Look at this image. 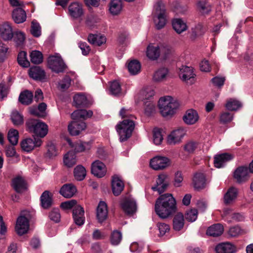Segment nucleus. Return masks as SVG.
Wrapping results in <instances>:
<instances>
[{
    "instance_id": "obj_50",
    "label": "nucleus",
    "mask_w": 253,
    "mask_h": 253,
    "mask_svg": "<svg viewBox=\"0 0 253 253\" xmlns=\"http://www.w3.org/2000/svg\"><path fill=\"white\" fill-rule=\"evenodd\" d=\"M241 107L242 104L239 101L232 98L229 99L225 104V107L230 111H236Z\"/></svg>"
},
{
    "instance_id": "obj_57",
    "label": "nucleus",
    "mask_w": 253,
    "mask_h": 253,
    "mask_svg": "<svg viewBox=\"0 0 253 253\" xmlns=\"http://www.w3.org/2000/svg\"><path fill=\"white\" fill-rule=\"evenodd\" d=\"M199 144L193 141L188 142L184 145V150L189 153H192L198 148Z\"/></svg>"
},
{
    "instance_id": "obj_1",
    "label": "nucleus",
    "mask_w": 253,
    "mask_h": 253,
    "mask_svg": "<svg viewBox=\"0 0 253 253\" xmlns=\"http://www.w3.org/2000/svg\"><path fill=\"white\" fill-rule=\"evenodd\" d=\"M155 210L160 218H167L176 211V201L170 194L162 195L156 201Z\"/></svg>"
},
{
    "instance_id": "obj_47",
    "label": "nucleus",
    "mask_w": 253,
    "mask_h": 253,
    "mask_svg": "<svg viewBox=\"0 0 253 253\" xmlns=\"http://www.w3.org/2000/svg\"><path fill=\"white\" fill-rule=\"evenodd\" d=\"M7 138L9 142L13 146L17 144L19 139V132L14 128H11L8 132Z\"/></svg>"
},
{
    "instance_id": "obj_33",
    "label": "nucleus",
    "mask_w": 253,
    "mask_h": 253,
    "mask_svg": "<svg viewBox=\"0 0 253 253\" xmlns=\"http://www.w3.org/2000/svg\"><path fill=\"white\" fill-rule=\"evenodd\" d=\"M12 18L16 23H22L26 21L25 11L21 8H15L12 12Z\"/></svg>"
},
{
    "instance_id": "obj_34",
    "label": "nucleus",
    "mask_w": 253,
    "mask_h": 253,
    "mask_svg": "<svg viewBox=\"0 0 253 253\" xmlns=\"http://www.w3.org/2000/svg\"><path fill=\"white\" fill-rule=\"evenodd\" d=\"M223 226L221 224H215L208 228L207 234L211 236L218 237L223 233Z\"/></svg>"
},
{
    "instance_id": "obj_6",
    "label": "nucleus",
    "mask_w": 253,
    "mask_h": 253,
    "mask_svg": "<svg viewBox=\"0 0 253 253\" xmlns=\"http://www.w3.org/2000/svg\"><path fill=\"white\" fill-rule=\"evenodd\" d=\"M31 218L30 213L28 211H23L21 215L17 218L15 229L18 235L22 236L28 232Z\"/></svg>"
},
{
    "instance_id": "obj_45",
    "label": "nucleus",
    "mask_w": 253,
    "mask_h": 253,
    "mask_svg": "<svg viewBox=\"0 0 253 253\" xmlns=\"http://www.w3.org/2000/svg\"><path fill=\"white\" fill-rule=\"evenodd\" d=\"M198 9L202 14H208L211 9L210 3L206 0L200 1L197 4Z\"/></svg>"
},
{
    "instance_id": "obj_23",
    "label": "nucleus",
    "mask_w": 253,
    "mask_h": 253,
    "mask_svg": "<svg viewBox=\"0 0 253 253\" xmlns=\"http://www.w3.org/2000/svg\"><path fill=\"white\" fill-rule=\"evenodd\" d=\"M193 185L194 188L199 190L204 188L206 186L205 175L203 173H196L193 178Z\"/></svg>"
},
{
    "instance_id": "obj_24",
    "label": "nucleus",
    "mask_w": 253,
    "mask_h": 253,
    "mask_svg": "<svg viewBox=\"0 0 253 253\" xmlns=\"http://www.w3.org/2000/svg\"><path fill=\"white\" fill-rule=\"evenodd\" d=\"M68 143L75 153H80L88 150L91 147V143L89 142L77 141L72 143L70 140H69Z\"/></svg>"
},
{
    "instance_id": "obj_60",
    "label": "nucleus",
    "mask_w": 253,
    "mask_h": 253,
    "mask_svg": "<svg viewBox=\"0 0 253 253\" xmlns=\"http://www.w3.org/2000/svg\"><path fill=\"white\" fill-rule=\"evenodd\" d=\"M198 211L196 209H191L187 211L185 218L190 222L194 221L197 218Z\"/></svg>"
},
{
    "instance_id": "obj_31",
    "label": "nucleus",
    "mask_w": 253,
    "mask_h": 253,
    "mask_svg": "<svg viewBox=\"0 0 253 253\" xmlns=\"http://www.w3.org/2000/svg\"><path fill=\"white\" fill-rule=\"evenodd\" d=\"M184 218L182 213L178 212L176 213L173 218V229L176 231L181 230L184 227Z\"/></svg>"
},
{
    "instance_id": "obj_16",
    "label": "nucleus",
    "mask_w": 253,
    "mask_h": 253,
    "mask_svg": "<svg viewBox=\"0 0 253 253\" xmlns=\"http://www.w3.org/2000/svg\"><path fill=\"white\" fill-rule=\"evenodd\" d=\"M92 173L98 177H102L106 173L105 165L101 161L96 160L91 165Z\"/></svg>"
},
{
    "instance_id": "obj_11",
    "label": "nucleus",
    "mask_w": 253,
    "mask_h": 253,
    "mask_svg": "<svg viewBox=\"0 0 253 253\" xmlns=\"http://www.w3.org/2000/svg\"><path fill=\"white\" fill-rule=\"evenodd\" d=\"M169 165V160L165 157L157 156L151 160L150 165L155 170L163 169Z\"/></svg>"
},
{
    "instance_id": "obj_17",
    "label": "nucleus",
    "mask_w": 253,
    "mask_h": 253,
    "mask_svg": "<svg viewBox=\"0 0 253 253\" xmlns=\"http://www.w3.org/2000/svg\"><path fill=\"white\" fill-rule=\"evenodd\" d=\"M234 177L239 183L247 181L250 177L249 169L246 167H240L235 171Z\"/></svg>"
},
{
    "instance_id": "obj_27",
    "label": "nucleus",
    "mask_w": 253,
    "mask_h": 253,
    "mask_svg": "<svg viewBox=\"0 0 253 253\" xmlns=\"http://www.w3.org/2000/svg\"><path fill=\"white\" fill-rule=\"evenodd\" d=\"M215 250L217 253H235L236 251V247L228 242L218 244Z\"/></svg>"
},
{
    "instance_id": "obj_44",
    "label": "nucleus",
    "mask_w": 253,
    "mask_h": 253,
    "mask_svg": "<svg viewBox=\"0 0 253 253\" xmlns=\"http://www.w3.org/2000/svg\"><path fill=\"white\" fill-rule=\"evenodd\" d=\"M10 119L15 126H20L24 123L23 116L17 110H13L10 116Z\"/></svg>"
},
{
    "instance_id": "obj_37",
    "label": "nucleus",
    "mask_w": 253,
    "mask_h": 253,
    "mask_svg": "<svg viewBox=\"0 0 253 253\" xmlns=\"http://www.w3.org/2000/svg\"><path fill=\"white\" fill-rule=\"evenodd\" d=\"M33 98V93L29 90H25L21 92L19 96V101L23 105H28L31 104Z\"/></svg>"
},
{
    "instance_id": "obj_19",
    "label": "nucleus",
    "mask_w": 253,
    "mask_h": 253,
    "mask_svg": "<svg viewBox=\"0 0 253 253\" xmlns=\"http://www.w3.org/2000/svg\"><path fill=\"white\" fill-rule=\"evenodd\" d=\"M185 134L183 129L173 130L168 136L167 142L170 145H174L179 143Z\"/></svg>"
},
{
    "instance_id": "obj_40",
    "label": "nucleus",
    "mask_w": 253,
    "mask_h": 253,
    "mask_svg": "<svg viewBox=\"0 0 253 253\" xmlns=\"http://www.w3.org/2000/svg\"><path fill=\"white\" fill-rule=\"evenodd\" d=\"M238 190L236 188L231 187L225 193L224 200L226 204H231L237 197Z\"/></svg>"
},
{
    "instance_id": "obj_46",
    "label": "nucleus",
    "mask_w": 253,
    "mask_h": 253,
    "mask_svg": "<svg viewBox=\"0 0 253 253\" xmlns=\"http://www.w3.org/2000/svg\"><path fill=\"white\" fill-rule=\"evenodd\" d=\"M159 51H160V55L164 58L166 59L172 52V48L166 43H160L159 44Z\"/></svg>"
},
{
    "instance_id": "obj_52",
    "label": "nucleus",
    "mask_w": 253,
    "mask_h": 253,
    "mask_svg": "<svg viewBox=\"0 0 253 253\" xmlns=\"http://www.w3.org/2000/svg\"><path fill=\"white\" fill-rule=\"evenodd\" d=\"M27 53L25 51L20 52L17 56L18 64L23 67L27 68L30 66V62L27 59Z\"/></svg>"
},
{
    "instance_id": "obj_36",
    "label": "nucleus",
    "mask_w": 253,
    "mask_h": 253,
    "mask_svg": "<svg viewBox=\"0 0 253 253\" xmlns=\"http://www.w3.org/2000/svg\"><path fill=\"white\" fill-rule=\"evenodd\" d=\"M122 9V0H111L109 4V11L112 15L119 14Z\"/></svg>"
},
{
    "instance_id": "obj_54",
    "label": "nucleus",
    "mask_w": 253,
    "mask_h": 253,
    "mask_svg": "<svg viewBox=\"0 0 253 253\" xmlns=\"http://www.w3.org/2000/svg\"><path fill=\"white\" fill-rule=\"evenodd\" d=\"M13 40L17 46L23 45L25 40V35L21 32H16L13 33Z\"/></svg>"
},
{
    "instance_id": "obj_29",
    "label": "nucleus",
    "mask_w": 253,
    "mask_h": 253,
    "mask_svg": "<svg viewBox=\"0 0 253 253\" xmlns=\"http://www.w3.org/2000/svg\"><path fill=\"white\" fill-rule=\"evenodd\" d=\"M92 115L93 112L91 110H77L72 113L71 117L73 120L80 121V119H86L90 118Z\"/></svg>"
},
{
    "instance_id": "obj_30",
    "label": "nucleus",
    "mask_w": 253,
    "mask_h": 253,
    "mask_svg": "<svg viewBox=\"0 0 253 253\" xmlns=\"http://www.w3.org/2000/svg\"><path fill=\"white\" fill-rule=\"evenodd\" d=\"M146 55L151 60H155L157 59L160 56L159 44L157 45L150 44L147 48Z\"/></svg>"
},
{
    "instance_id": "obj_32",
    "label": "nucleus",
    "mask_w": 253,
    "mask_h": 253,
    "mask_svg": "<svg viewBox=\"0 0 253 253\" xmlns=\"http://www.w3.org/2000/svg\"><path fill=\"white\" fill-rule=\"evenodd\" d=\"M231 159V156L227 153L216 155L214 158V165L216 168H220L223 167L226 162Z\"/></svg>"
},
{
    "instance_id": "obj_7",
    "label": "nucleus",
    "mask_w": 253,
    "mask_h": 253,
    "mask_svg": "<svg viewBox=\"0 0 253 253\" xmlns=\"http://www.w3.org/2000/svg\"><path fill=\"white\" fill-rule=\"evenodd\" d=\"M169 178L168 175L162 173L158 175L156 184L152 187L154 191H157L159 194L164 192L169 183Z\"/></svg>"
},
{
    "instance_id": "obj_62",
    "label": "nucleus",
    "mask_w": 253,
    "mask_h": 253,
    "mask_svg": "<svg viewBox=\"0 0 253 253\" xmlns=\"http://www.w3.org/2000/svg\"><path fill=\"white\" fill-rule=\"evenodd\" d=\"M157 227L160 232L159 235L161 236L165 235L167 233L169 232L170 230L169 225L165 223H158Z\"/></svg>"
},
{
    "instance_id": "obj_42",
    "label": "nucleus",
    "mask_w": 253,
    "mask_h": 253,
    "mask_svg": "<svg viewBox=\"0 0 253 253\" xmlns=\"http://www.w3.org/2000/svg\"><path fill=\"white\" fill-rule=\"evenodd\" d=\"M127 68L130 74L134 75L140 72L141 65L138 61L133 60L130 61L128 64Z\"/></svg>"
},
{
    "instance_id": "obj_55",
    "label": "nucleus",
    "mask_w": 253,
    "mask_h": 253,
    "mask_svg": "<svg viewBox=\"0 0 253 253\" xmlns=\"http://www.w3.org/2000/svg\"><path fill=\"white\" fill-rule=\"evenodd\" d=\"M233 118V114L228 112H223L220 115L219 121L223 124H226L231 122Z\"/></svg>"
},
{
    "instance_id": "obj_35",
    "label": "nucleus",
    "mask_w": 253,
    "mask_h": 253,
    "mask_svg": "<svg viewBox=\"0 0 253 253\" xmlns=\"http://www.w3.org/2000/svg\"><path fill=\"white\" fill-rule=\"evenodd\" d=\"M73 100L77 108L87 107L89 103L86 96L81 93L76 94Z\"/></svg>"
},
{
    "instance_id": "obj_10",
    "label": "nucleus",
    "mask_w": 253,
    "mask_h": 253,
    "mask_svg": "<svg viewBox=\"0 0 253 253\" xmlns=\"http://www.w3.org/2000/svg\"><path fill=\"white\" fill-rule=\"evenodd\" d=\"M179 76L183 81L192 84L194 83L196 75L194 73L192 67L183 66L180 69Z\"/></svg>"
},
{
    "instance_id": "obj_25",
    "label": "nucleus",
    "mask_w": 253,
    "mask_h": 253,
    "mask_svg": "<svg viewBox=\"0 0 253 253\" xmlns=\"http://www.w3.org/2000/svg\"><path fill=\"white\" fill-rule=\"evenodd\" d=\"M76 192V187L72 183L63 185L60 190V193L67 198L73 197Z\"/></svg>"
},
{
    "instance_id": "obj_21",
    "label": "nucleus",
    "mask_w": 253,
    "mask_h": 253,
    "mask_svg": "<svg viewBox=\"0 0 253 253\" xmlns=\"http://www.w3.org/2000/svg\"><path fill=\"white\" fill-rule=\"evenodd\" d=\"M96 216L98 222L102 223L108 217V209L106 204L104 202H100L96 210Z\"/></svg>"
},
{
    "instance_id": "obj_14",
    "label": "nucleus",
    "mask_w": 253,
    "mask_h": 253,
    "mask_svg": "<svg viewBox=\"0 0 253 253\" xmlns=\"http://www.w3.org/2000/svg\"><path fill=\"white\" fill-rule=\"evenodd\" d=\"M69 13L74 19H78L82 16L84 14L83 5L77 2L71 3L69 7Z\"/></svg>"
},
{
    "instance_id": "obj_3",
    "label": "nucleus",
    "mask_w": 253,
    "mask_h": 253,
    "mask_svg": "<svg viewBox=\"0 0 253 253\" xmlns=\"http://www.w3.org/2000/svg\"><path fill=\"white\" fill-rule=\"evenodd\" d=\"M135 124L133 120L124 119L116 126V129L120 136L121 141H126L132 134Z\"/></svg>"
},
{
    "instance_id": "obj_9",
    "label": "nucleus",
    "mask_w": 253,
    "mask_h": 253,
    "mask_svg": "<svg viewBox=\"0 0 253 253\" xmlns=\"http://www.w3.org/2000/svg\"><path fill=\"white\" fill-rule=\"evenodd\" d=\"M42 143L41 138L34 137L26 138L23 140L21 142V147L23 150L26 152H30L35 148L40 147Z\"/></svg>"
},
{
    "instance_id": "obj_38",
    "label": "nucleus",
    "mask_w": 253,
    "mask_h": 253,
    "mask_svg": "<svg viewBox=\"0 0 253 253\" xmlns=\"http://www.w3.org/2000/svg\"><path fill=\"white\" fill-rule=\"evenodd\" d=\"M173 29L178 34H180L187 29L186 23L181 19H175L172 22Z\"/></svg>"
},
{
    "instance_id": "obj_2",
    "label": "nucleus",
    "mask_w": 253,
    "mask_h": 253,
    "mask_svg": "<svg viewBox=\"0 0 253 253\" xmlns=\"http://www.w3.org/2000/svg\"><path fill=\"white\" fill-rule=\"evenodd\" d=\"M160 112L164 117H171L178 108V101L170 96L161 97L159 101Z\"/></svg>"
},
{
    "instance_id": "obj_48",
    "label": "nucleus",
    "mask_w": 253,
    "mask_h": 253,
    "mask_svg": "<svg viewBox=\"0 0 253 253\" xmlns=\"http://www.w3.org/2000/svg\"><path fill=\"white\" fill-rule=\"evenodd\" d=\"M168 73V70L167 68H160L155 72L153 75V80L156 82H162L166 78Z\"/></svg>"
},
{
    "instance_id": "obj_22",
    "label": "nucleus",
    "mask_w": 253,
    "mask_h": 253,
    "mask_svg": "<svg viewBox=\"0 0 253 253\" xmlns=\"http://www.w3.org/2000/svg\"><path fill=\"white\" fill-rule=\"evenodd\" d=\"M29 74L31 78L37 81H42L45 79L44 71L39 66H34L30 68Z\"/></svg>"
},
{
    "instance_id": "obj_49",
    "label": "nucleus",
    "mask_w": 253,
    "mask_h": 253,
    "mask_svg": "<svg viewBox=\"0 0 253 253\" xmlns=\"http://www.w3.org/2000/svg\"><path fill=\"white\" fill-rule=\"evenodd\" d=\"M74 174L75 178L77 180L81 181L85 178L86 170L82 166L78 165L74 169Z\"/></svg>"
},
{
    "instance_id": "obj_43",
    "label": "nucleus",
    "mask_w": 253,
    "mask_h": 253,
    "mask_svg": "<svg viewBox=\"0 0 253 253\" xmlns=\"http://www.w3.org/2000/svg\"><path fill=\"white\" fill-rule=\"evenodd\" d=\"M206 31V28L202 23L197 24L194 28L192 29L191 39L195 40L197 37L203 35Z\"/></svg>"
},
{
    "instance_id": "obj_59",
    "label": "nucleus",
    "mask_w": 253,
    "mask_h": 253,
    "mask_svg": "<svg viewBox=\"0 0 253 253\" xmlns=\"http://www.w3.org/2000/svg\"><path fill=\"white\" fill-rule=\"evenodd\" d=\"M120 115L125 119L132 120L135 119L134 116L131 114V111L129 109L122 108L120 111Z\"/></svg>"
},
{
    "instance_id": "obj_39",
    "label": "nucleus",
    "mask_w": 253,
    "mask_h": 253,
    "mask_svg": "<svg viewBox=\"0 0 253 253\" xmlns=\"http://www.w3.org/2000/svg\"><path fill=\"white\" fill-rule=\"evenodd\" d=\"M42 207L45 209L50 208L52 204L51 197L49 194V191H45L42 194L41 198Z\"/></svg>"
},
{
    "instance_id": "obj_4",
    "label": "nucleus",
    "mask_w": 253,
    "mask_h": 253,
    "mask_svg": "<svg viewBox=\"0 0 253 253\" xmlns=\"http://www.w3.org/2000/svg\"><path fill=\"white\" fill-rule=\"evenodd\" d=\"M26 126L28 131L37 136L43 138L47 134V125L40 120L30 119L26 122Z\"/></svg>"
},
{
    "instance_id": "obj_56",
    "label": "nucleus",
    "mask_w": 253,
    "mask_h": 253,
    "mask_svg": "<svg viewBox=\"0 0 253 253\" xmlns=\"http://www.w3.org/2000/svg\"><path fill=\"white\" fill-rule=\"evenodd\" d=\"M243 233V230L238 226H234L230 228L228 234L231 237H236Z\"/></svg>"
},
{
    "instance_id": "obj_18",
    "label": "nucleus",
    "mask_w": 253,
    "mask_h": 253,
    "mask_svg": "<svg viewBox=\"0 0 253 253\" xmlns=\"http://www.w3.org/2000/svg\"><path fill=\"white\" fill-rule=\"evenodd\" d=\"M0 36L4 41L11 40L13 37V33L11 26L5 22L0 25Z\"/></svg>"
},
{
    "instance_id": "obj_61",
    "label": "nucleus",
    "mask_w": 253,
    "mask_h": 253,
    "mask_svg": "<svg viewBox=\"0 0 253 253\" xmlns=\"http://www.w3.org/2000/svg\"><path fill=\"white\" fill-rule=\"evenodd\" d=\"M31 32L34 37H39L41 34L40 24L33 21L32 23Z\"/></svg>"
},
{
    "instance_id": "obj_63",
    "label": "nucleus",
    "mask_w": 253,
    "mask_h": 253,
    "mask_svg": "<svg viewBox=\"0 0 253 253\" xmlns=\"http://www.w3.org/2000/svg\"><path fill=\"white\" fill-rule=\"evenodd\" d=\"M50 219L55 222H58L60 220V214L58 209H53L49 213Z\"/></svg>"
},
{
    "instance_id": "obj_12",
    "label": "nucleus",
    "mask_w": 253,
    "mask_h": 253,
    "mask_svg": "<svg viewBox=\"0 0 253 253\" xmlns=\"http://www.w3.org/2000/svg\"><path fill=\"white\" fill-rule=\"evenodd\" d=\"M12 187L17 193H22L28 188V184L25 178L21 176H17L12 180Z\"/></svg>"
},
{
    "instance_id": "obj_51",
    "label": "nucleus",
    "mask_w": 253,
    "mask_h": 253,
    "mask_svg": "<svg viewBox=\"0 0 253 253\" xmlns=\"http://www.w3.org/2000/svg\"><path fill=\"white\" fill-rule=\"evenodd\" d=\"M31 61L35 64H39L43 61V55L41 52L33 50L30 53Z\"/></svg>"
},
{
    "instance_id": "obj_53",
    "label": "nucleus",
    "mask_w": 253,
    "mask_h": 253,
    "mask_svg": "<svg viewBox=\"0 0 253 253\" xmlns=\"http://www.w3.org/2000/svg\"><path fill=\"white\" fill-rule=\"evenodd\" d=\"M122 239V235L121 232L114 230L112 232L110 236L111 243L114 246L120 244Z\"/></svg>"
},
{
    "instance_id": "obj_58",
    "label": "nucleus",
    "mask_w": 253,
    "mask_h": 253,
    "mask_svg": "<svg viewBox=\"0 0 253 253\" xmlns=\"http://www.w3.org/2000/svg\"><path fill=\"white\" fill-rule=\"evenodd\" d=\"M110 91L112 94L115 95H119L121 93V88L120 84L117 81H113L110 85Z\"/></svg>"
},
{
    "instance_id": "obj_13",
    "label": "nucleus",
    "mask_w": 253,
    "mask_h": 253,
    "mask_svg": "<svg viewBox=\"0 0 253 253\" xmlns=\"http://www.w3.org/2000/svg\"><path fill=\"white\" fill-rule=\"evenodd\" d=\"M86 127L85 123L82 121H73L68 125V130L72 135H79Z\"/></svg>"
},
{
    "instance_id": "obj_8",
    "label": "nucleus",
    "mask_w": 253,
    "mask_h": 253,
    "mask_svg": "<svg viewBox=\"0 0 253 253\" xmlns=\"http://www.w3.org/2000/svg\"><path fill=\"white\" fill-rule=\"evenodd\" d=\"M48 64L49 68L57 73L64 72L66 67L62 59L57 56L49 57Z\"/></svg>"
},
{
    "instance_id": "obj_28",
    "label": "nucleus",
    "mask_w": 253,
    "mask_h": 253,
    "mask_svg": "<svg viewBox=\"0 0 253 253\" xmlns=\"http://www.w3.org/2000/svg\"><path fill=\"white\" fill-rule=\"evenodd\" d=\"M124 188V184L123 181L118 177L113 176L112 181V191L114 195H119Z\"/></svg>"
},
{
    "instance_id": "obj_20",
    "label": "nucleus",
    "mask_w": 253,
    "mask_h": 253,
    "mask_svg": "<svg viewBox=\"0 0 253 253\" xmlns=\"http://www.w3.org/2000/svg\"><path fill=\"white\" fill-rule=\"evenodd\" d=\"M122 207L125 213L128 215L134 213L137 209L135 201L131 198L126 199L122 204Z\"/></svg>"
},
{
    "instance_id": "obj_5",
    "label": "nucleus",
    "mask_w": 253,
    "mask_h": 253,
    "mask_svg": "<svg viewBox=\"0 0 253 253\" xmlns=\"http://www.w3.org/2000/svg\"><path fill=\"white\" fill-rule=\"evenodd\" d=\"M154 20L155 26L158 30L163 28L166 24V10L164 3L158 1L155 6Z\"/></svg>"
},
{
    "instance_id": "obj_64",
    "label": "nucleus",
    "mask_w": 253,
    "mask_h": 253,
    "mask_svg": "<svg viewBox=\"0 0 253 253\" xmlns=\"http://www.w3.org/2000/svg\"><path fill=\"white\" fill-rule=\"evenodd\" d=\"M163 139V136L160 130L155 129L153 132V141L156 145H159Z\"/></svg>"
},
{
    "instance_id": "obj_26",
    "label": "nucleus",
    "mask_w": 253,
    "mask_h": 253,
    "mask_svg": "<svg viewBox=\"0 0 253 253\" xmlns=\"http://www.w3.org/2000/svg\"><path fill=\"white\" fill-rule=\"evenodd\" d=\"M198 119V114L197 111L193 109L187 110L183 117L184 122L188 125L194 124Z\"/></svg>"
},
{
    "instance_id": "obj_15",
    "label": "nucleus",
    "mask_w": 253,
    "mask_h": 253,
    "mask_svg": "<svg viewBox=\"0 0 253 253\" xmlns=\"http://www.w3.org/2000/svg\"><path fill=\"white\" fill-rule=\"evenodd\" d=\"M84 210L80 205L75 206L73 210V217L75 223L81 226L84 224L85 217L84 216Z\"/></svg>"
},
{
    "instance_id": "obj_41",
    "label": "nucleus",
    "mask_w": 253,
    "mask_h": 253,
    "mask_svg": "<svg viewBox=\"0 0 253 253\" xmlns=\"http://www.w3.org/2000/svg\"><path fill=\"white\" fill-rule=\"evenodd\" d=\"M64 163L68 168L73 167L77 163L76 156L72 152H69L64 157Z\"/></svg>"
}]
</instances>
